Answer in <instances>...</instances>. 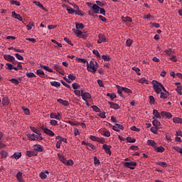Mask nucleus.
<instances>
[{
    "label": "nucleus",
    "instance_id": "f257e3e1",
    "mask_svg": "<svg viewBox=\"0 0 182 182\" xmlns=\"http://www.w3.org/2000/svg\"><path fill=\"white\" fill-rule=\"evenodd\" d=\"M97 65H99L97 62L95 60H91L90 63H88L87 64V70H89V72L95 73L97 70Z\"/></svg>",
    "mask_w": 182,
    "mask_h": 182
},
{
    "label": "nucleus",
    "instance_id": "f03ea898",
    "mask_svg": "<svg viewBox=\"0 0 182 182\" xmlns=\"http://www.w3.org/2000/svg\"><path fill=\"white\" fill-rule=\"evenodd\" d=\"M152 85L154 86V90H155L156 93H157V95H159V93H161V83L156 80H153Z\"/></svg>",
    "mask_w": 182,
    "mask_h": 182
},
{
    "label": "nucleus",
    "instance_id": "7ed1b4c3",
    "mask_svg": "<svg viewBox=\"0 0 182 182\" xmlns=\"http://www.w3.org/2000/svg\"><path fill=\"white\" fill-rule=\"evenodd\" d=\"M124 166V167H127V168H130V170H134V167L137 166V163L132 161L129 162H125Z\"/></svg>",
    "mask_w": 182,
    "mask_h": 182
},
{
    "label": "nucleus",
    "instance_id": "20e7f679",
    "mask_svg": "<svg viewBox=\"0 0 182 182\" xmlns=\"http://www.w3.org/2000/svg\"><path fill=\"white\" fill-rule=\"evenodd\" d=\"M102 149L103 150H105L107 154H109V156H112V151L110 150V149H112V146L105 144L102 145Z\"/></svg>",
    "mask_w": 182,
    "mask_h": 182
},
{
    "label": "nucleus",
    "instance_id": "39448f33",
    "mask_svg": "<svg viewBox=\"0 0 182 182\" xmlns=\"http://www.w3.org/2000/svg\"><path fill=\"white\" fill-rule=\"evenodd\" d=\"M11 15H12V18H14V19H18V21H20L21 22L23 21V18H22L21 14H18L15 11H12Z\"/></svg>",
    "mask_w": 182,
    "mask_h": 182
},
{
    "label": "nucleus",
    "instance_id": "423d86ee",
    "mask_svg": "<svg viewBox=\"0 0 182 182\" xmlns=\"http://www.w3.org/2000/svg\"><path fill=\"white\" fill-rule=\"evenodd\" d=\"M112 129L113 130H114V132H120V130H123L124 127H123V125L120 124H115L113 126Z\"/></svg>",
    "mask_w": 182,
    "mask_h": 182
},
{
    "label": "nucleus",
    "instance_id": "0eeeda50",
    "mask_svg": "<svg viewBox=\"0 0 182 182\" xmlns=\"http://www.w3.org/2000/svg\"><path fill=\"white\" fill-rule=\"evenodd\" d=\"M33 149L34 150L36 151V152L38 153H42V151H43L44 149L43 146H42L41 144H36L33 146Z\"/></svg>",
    "mask_w": 182,
    "mask_h": 182
},
{
    "label": "nucleus",
    "instance_id": "6e6552de",
    "mask_svg": "<svg viewBox=\"0 0 182 182\" xmlns=\"http://www.w3.org/2000/svg\"><path fill=\"white\" fill-rule=\"evenodd\" d=\"M161 116H162V117H166V119H171L173 117V114H171V113L166 111H163L161 113Z\"/></svg>",
    "mask_w": 182,
    "mask_h": 182
},
{
    "label": "nucleus",
    "instance_id": "1a4fd4ad",
    "mask_svg": "<svg viewBox=\"0 0 182 182\" xmlns=\"http://www.w3.org/2000/svg\"><path fill=\"white\" fill-rule=\"evenodd\" d=\"M73 31L74 32V33H75L77 38H85V35H83V33L82 31L77 30L75 28H73Z\"/></svg>",
    "mask_w": 182,
    "mask_h": 182
},
{
    "label": "nucleus",
    "instance_id": "9d476101",
    "mask_svg": "<svg viewBox=\"0 0 182 182\" xmlns=\"http://www.w3.org/2000/svg\"><path fill=\"white\" fill-rule=\"evenodd\" d=\"M108 105H109L111 109H114V110H118V109H120V106L117 103L108 102Z\"/></svg>",
    "mask_w": 182,
    "mask_h": 182
},
{
    "label": "nucleus",
    "instance_id": "9b49d317",
    "mask_svg": "<svg viewBox=\"0 0 182 182\" xmlns=\"http://www.w3.org/2000/svg\"><path fill=\"white\" fill-rule=\"evenodd\" d=\"M4 58L5 59V60H7V62H10V63H11V62H12L13 60H14L15 57L11 55H6V54H5V55H4Z\"/></svg>",
    "mask_w": 182,
    "mask_h": 182
},
{
    "label": "nucleus",
    "instance_id": "f8f14e48",
    "mask_svg": "<svg viewBox=\"0 0 182 182\" xmlns=\"http://www.w3.org/2000/svg\"><path fill=\"white\" fill-rule=\"evenodd\" d=\"M44 133L46 134H48V136H50V137H53V136H55V133L53 132H52V130L46 128V129H43Z\"/></svg>",
    "mask_w": 182,
    "mask_h": 182
},
{
    "label": "nucleus",
    "instance_id": "ddd939ff",
    "mask_svg": "<svg viewBox=\"0 0 182 182\" xmlns=\"http://www.w3.org/2000/svg\"><path fill=\"white\" fill-rule=\"evenodd\" d=\"M31 132H33L36 134L38 136H42V133L41 132V129L35 128V127H30Z\"/></svg>",
    "mask_w": 182,
    "mask_h": 182
},
{
    "label": "nucleus",
    "instance_id": "4468645a",
    "mask_svg": "<svg viewBox=\"0 0 182 182\" xmlns=\"http://www.w3.org/2000/svg\"><path fill=\"white\" fill-rule=\"evenodd\" d=\"M99 39L97 40V43H102V42H106V36L103 34L98 35Z\"/></svg>",
    "mask_w": 182,
    "mask_h": 182
},
{
    "label": "nucleus",
    "instance_id": "2eb2a0df",
    "mask_svg": "<svg viewBox=\"0 0 182 182\" xmlns=\"http://www.w3.org/2000/svg\"><path fill=\"white\" fill-rule=\"evenodd\" d=\"M91 98H92V95H90V93L89 92H85V94H83L82 96V100H85V102H87V100Z\"/></svg>",
    "mask_w": 182,
    "mask_h": 182
},
{
    "label": "nucleus",
    "instance_id": "dca6fc26",
    "mask_svg": "<svg viewBox=\"0 0 182 182\" xmlns=\"http://www.w3.org/2000/svg\"><path fill=\"white\" fill-rule=\"evenodd\" d=\"M58 103H60L63 106H69L70 103L69 101L63 100L62 99L57 100Z\"/></svg>",
    "mask_w": 182,
    "mask_h": 182
},
{
    "label": "nucleus",
    "instance_id": "f3484780",
    "mask_svg": "<svg viewBox=\"0 0 182 182\" xmlns=\"http://www.w3.org/2000/svg\"><path fill=\"white\" fill-rule=\"evenodd\" d=\"M92 9L94 11L95 14H99L100 11V7L97 6L96 4H93L92 6Z\"/></svg>",
    "mask_w": 182,
    "mask_h": 182
},
{
    "label": "nucleus",
    "instance_id": "a211bd4d",
    "mask_svg": "<svg viewBox=\"0 0 182 182\" xmlns=\"http://www.w3.org/2000/svg\"><path fill=\"white\" fill-rule=\"evenodd\" d=\"M16 177L18 182H24L23 178H22V172H18Z\"/></svg>",
    "mask_w": 182,
    "mask_h": 182
},
{
    "label": "nucleus",
    "instance_id": "6ab92c4d",
    "mask_svg": "<svg viewBox=\"0 0 182 182\" xmlns=\"http://www.w3.org/2000/svg\"><path fill=\"white\" fill-rule=\"evenodd\" d=\"M159 94H160V98L163 99V100L167 99V97H168V96L170 95L168 93V92H163L161 91V92Z\"/></svg>",
    "mask_w": 182,
    "mask_h": 182
},
{
    "label": "nucleus",
    "instance_id": "aec40b11",
    "mask_svg": "<svg viewBox=\"0 0 182 182\" xmlns=\"http://www.w3.org/2000/svg\"><path fill=\"white\" fill-rule=\"evenodd\" d=\"M147 144L149 146H151L152 147H154V149H156V147H157V144L156 143V141H154V140H148Z\"/></svg>",
    "mask_w": 182,
    "mask_h": 182
},
{
    "label": "nucleus",
    "instance_id": "412c9836",
    "mask_svg": "<svg viewBox=\"0 0 182 182\" xmlns=\"http://www.w3.org/2000/svg\"><path fill=\"white\" fill-rule=\"evenodd\" d=\"M11 157H13V159H15L16 160H18L21 159V157H22V154L21 152H16Z\"/></svg>",
    "mask_w": 182,
    "mask_h": 182
},
{
    "label": "nucleus",
    "instance_id": "4be33fe9",
    "mask_svg": "<svg viewBox=\"0 0 182 182\" xmlns=\"http://www.w3.org/2000/svg\"><path fill=\"white\" fill-rule=\"evenodd\" d=\"M153 115L156 119H161V115H160V113H159V111L156 109L153 110Z\"/></svg>",
    "mask_w": 182,
    "mask_h": 182
},
{
    "label": "nucleus",
    "instance_id": "5701e85b",
    "mask_svg": "<svg viewBox=\"0 0 182 182\" xmlns=\"http://www.w3.org/2000/svg\"><path fill=\"white\" fill-rule=\"evenodd\" d=\"M75 28L77 31H79V29H83V28H85V25L82 23H76Z\"/></svg>",
    "mask_w": 182,
    "mask_h": 182
},
{
    "label": "nucleus",
    "instance_id": "b1692460",
    "mask_svg": "<svg viewBox=\"0 0 182 182\" xmlns=\"http://www.w3.org/2000/svg\"><path fill=\"white\" fill-rule=\"evenodd\" d=\"M58 157L59 160L63 163V164L66 163V158H65V156H62L60 154H58Z\"/></svg>",
    "mask_w": 182,
    "mask_h": 182
},
{
    "label": "nucleus",
    "instance_id": "393cba45",
    "mask_svg": "<svg viewBox=\"0 0 182 182\" xmlns=\"http://www.w3.org/2000/svg\"><path fill=\"white\" fill-rule=\"evenodd\" d=\"M36 74L38 75V76H40V77H45V72H43L42 70H37Z\"/></svg>",
    "mask_w": 182,
    "mask_h": 182
},
{
    "label": "nucleus",
    "instance_id": "a878e982",
    "mask_svg": "<svg viewBox=\"0 0 182 182\" xmlns=\"http://www.w3.org/2000/svg\"><path fill=\"white\" fill-rule=\"evenodd\" d=\"M50 83L51 86H54L55 87H60V82L58 81H52Z\"/></svg>",
    "mask_w": 182,
    "mask_h": 182
},
{
    "label": "nucleus",
    "instance_id": "bb28decb",
    "mask_svg": "<svg viewBox=\"0 0 182 182\" xmlns=\"http://www.w3.org/2000/svg\"><path fill=\"white\" fill-rule=\"evenodd\" d=\"M152 124L153 126H154V127H160V121L157 120V119H154L152 122Z\"/></svg>",
    "mask_w": 182,
    "mask_h": 182
},
{
    "label": "nucleus",
    "instance_id": "cd10ccee",
    "mask_svg": "<svg viewBox=\"0 0 182 182\" xmlns=\"http://www.w3.org/2000/svg\"><path fill=\"white\" fill-rule=\"evenodd\" d=\"M117 92L119 93V96H122V93L124 92V87H120L119 85H117Z\"/></svg>",
    "mask_w": 182,
    "mask_h": 182
},
{
    "label": "nucleus",
    "instance_id": "c85d7f7f",
    "mask_svg": "<svg viewBox=\"0 0 182 182\" xmlns=\"http://www.w3.org/2000/svg\"><path fill=\"white\" fill-rule=\"evenodd\" d=\"M107 96L108 97H110L111 100H114V99H116V97H117V96L114 93H107Z\"/></svg>",
    "mask_w": 182,
    "mask_h": 182
},
{
    "label": "nucleus",
    "instance_id": "c756f323",
    "mask_svg": "<svg viewBox=\"0 0 182 182\" xmlns=\"http://www.w3.org/2000/svg\"><path fill=\"white\" fill-rule=\"evenodd\" d=\"M9 103V99L8 97H4L2 99V105L3 106H6Z\"/></svg>",
    "mask_w": 182,
    "mask_h": 182
},
{
    "label": "nucleus",
    "instance_id": "7c9ffc66",
    "mask_svg": "<svg viewBox=\"0 0 182 182\" xmlns=\"http://www.w3.org/2000/svg\"><path fill=\"white\" fill-rule=\"evenodd\" d=\"M155 150L157 151V153H163L166 149L163 146L156 147Z\"/></svg>",
    "mask_w": 182,
    "mask_h": 182
},
{
    "label": "nucleus",
    "instance_id": "2f4dec72",
    "mask_svg": "<svg viewBox=\"0 0 182 182\" xmlns=\"http://www.w3.org/2000/svg\"><path fill=\"white\" fill-rule=\"evenodd\" d=\"M102 59H103L105 62H109V60H110L112 58L108 55H102Z\"/></svg>",
    "mask_w": 182,
    "mask_h": 182
},
{
    "label": "nucleus",
    "instance_id": "473e14b6",
    "mask_svg": "<svg viewBox=\"0 0 182 182\" xmlns=\"http://www.w3.org/2000/svg\"><path fill=\"white\" fill-rule=\"evenodd\" d=\"M122 19L123 22H132L133 21L129 16L122 17Z\"/></svg>",
    "mask_w": 182,
    "mask_h": 182
},
{
    "label": "nucleus",
    "instance_id": "72a5a7b5",
    "mask_svg": "<svg viewBox=\"0 0 182 182\" xmlns=\"http://www.w3.org/2000/svg\"><path fill=\"white\" fill-rule=\"evenodd\" d=\"M31 136H33V137L36 138L37 140H39V141L43 140V137H42L41 135H38L37 134H31Z\"/></svg>",
    "mask_w": 182,
    "mask_h": 182
},
{
    "label": "nucleus",
    "instance_id": "f704fd0d",
    "mask_svg": "<svg viewBox=\"0 0 182 182\" xmlns=\"http://www.w3.org/2000/svg\"><path fill=\"white\" fill-rule=\"evenodd\" d=\"M11 5H16V6H21V3L18 1L11 0L10 1Z\"/></svg>",
    "mask_w": 182,
    "mask_h": 182
},
{
    "label": "nucleus",
    "instance_id": "c9c22d12",
    "mask_svg": "<svg viewBox=\"0 0 182 182\" xmlns=\"http://www.w3.org/2000/svg\"><path fill=\"white\" fill-rule=\"evenodd\" d=\"M65 164V166H73L74 162H73V160L69 159V160H66L65 164Z\"/></svg>",
    "mask_w": 182,
    "mask_h": 182
},
{
    "label": "nucleus",
    "instance_id": "e433bc0d",
    "mask_svg": "<svg viewBox=\"0 0 182 182\" xmlns=\"http://www.w3.org/2000/svg\"><path fill=\"white\" fill-rule=\"evenodd\" d=\"M6 65L7 66L6 69H7L8 70H12L14 69V65L11 63H7Z\"/></svg>",
    "mask_w": 182,
    "mask_h": 182
},
{
    "label": "nucleus",
    "instance_id": "4c0bfd02",
    "mask_svg": "<svg viewBox=\"0 0 182 182\" xmlns=\"http://www.w3.org/2000/svg\"><path fill=\"white\" fill-rule=\"evenodd\" d=\"M158 166H161V167H163L164 168H166L167 167V163L163 162V161H159L157 163Z\"/></svg>",
    "mask_w": 182,
    "mask_h": 182
},
{
    "label": "nucleus",
    "instance_id": "58836bf2",
    "mask_svg": "<svg viewBox=\"0 0 182 182\" xmlns=\"http://www.w3.org/2000/svg\"><path fill=\"white\" fill-rule=\"evenodd\" d=\"M126 140L128 143H136V139H132L131 136H127Z\"/></svg>",
    "mask_w": 182,
    "mask_h": 182
},
{
    "label": "nucleus",
    "instance_id": "ea45409f",
    "mask_svg": "<svg viewBox=\"0 0 182 182\" xmlns=\"http://www.w3.org/2000/svg\"><path fill=\"white\" fill-rule=\"evenodd\" d=\"M27 137L29 139V140H31L32 141H35L36 140H38L35 136H32V134H28Z\"/></svg>",
    "mask_w": 182,
    "mask_h": 182
},
{
    "label": "nucleus",
    "instance_id": "a19ab883",
    "mask_svg": "<svg viewBox=\"0 0 182 182\" xmlns=\"http://www.w3.org/2000/svg\"><path fill=\"white\" fill-rule=\"evenodd\" d=\"M103 136L105 137H110V132L109 130H105L102 132Z\"/></svg>",
    "mask_w": 182,
    "mask_h": 182
},
{
    "label": "nucleus",
    "instance_id": "79ce46f5",
    "mask_svg": "<svg viewBox=\"0 0 182 182\" xmlns=\"http://www.w3.org/2000/svg\"><path fill=\"white\" fill-rule=\"evenodd\" d=\"M151 132L154 133V134H157V132H159V127H154L151 128Z\"/></svg>",
    "mask_w": 182,
    "mask_h": 182
},
{
    "label": "nucleus",
    "instance_id": "37998d69",
    "mask_svg": "<svg viewBox=\"0 0 182 182\" xmlns=\"http://www.w3.org/2000/svg\"><path fill=\"white\" fill-rule=\"evenodd\" d=\"M173 123L180 124V123H182V119L181 118H178V117H175V118L173 119Z\"/></svg>",
    "mask_w": 182,
    "mask_h": 182
},
{
    "label": "nucleus",
    "instance_id": "c03bdc74",
    "mask_svg": "<svg viewBox=\"0 0 182 182\" xmlns=\"http://www.w3.org/2000/svg\"><path fill=\"white\" fill-rule=\"evenodd\" d=\"M10 82H11V83H14V85H19V81H18V80H16V78H11V79L10 80Z\"/></svg>",
    "mask_w": 182,
    "mask_h": 182
},
{
    "label": "nucleus",
    "instance_id": "a18cd8bd",
    "mask_svg": "<svg viewBox=\"0 0 182 182\" xmlns=\"http://www.w3.org/2000/svg\"><path fill=\"white\" fill-rule=\"evenodd\" d=\"M26 75L27 76V77H30V78L36 77V75L33 73H26Z\"/></svg>",
    "mask_w": 182,
    "mask_h": 182
},
{
    "label": "nucleus",
    "instance_id": "49530a36",
    "mask_svg": "<svg viewBox=\"0 0 182 182\" xmlns=\"http://www.w3.org/2000/svg\"><path fill=\"white\" fill-rule=\"evenodd\" d=\"M67 11H68V14H73L76 12V11L73 10L72 9V7H70V6L67 7Z\"/></svg>",
    "mask_w": 182,
    "mask_h": 182
},
{
    "label": "nucleus",
    "instance_id": "de8ad7c7",
    "mask_svg": "<svg viewBox=\"0 0 182 182\" xmlns=\"http://www.w3.org/2000/svg\"><path fill=\"white\" fill-rule=\"evenodd\" d=\"M1 159H6V157L8 156V152H6V151H1Z\"/></svg>",
    "mask_w": 182,
    "mask_h": 182
},
{
    "label": "nucleus",
    "instance_id": "09e8293b",
    "mask_svg": "<svg viewBox=\"0 0 182 182\" xmlns=\"http://www.w3.org/2000/svg\"><path fill=\"white\" fill-rule=\"evenodd\" d=\"M72 86H73V89H74V90L80 89V85H79V84H77L76 82L73 83Z\"/></svg>",
    "mask_w": 182,
    "mask_h": 182
},
{
    "label": "nucleus",
    "instance_id": "8fccbe9b",
    "mask_svg": "<svg viewBox=\"0 0 182 182\" xmlns=\"http://www.w3.org/2000/svg\"><path fill=\"white\" fill-rule=\"evenodd\" d=\"M132 70H134V72H136V73H137V75L139 76H140L141 74L140 73V68H136V67H133L132 68Z\"/></svg>",
    "mask_w": 182,
    "mask_h": 182
},
{
    "label": "nucleus",
    "instance_id": "3c124183",
    "mask_svg": "<svg viewBox=\"0 0 182 182\" xmlns=\"http://www.w3.org/2000/svg\"><path fill=\"white\" fill-rule=\"evenodd\" d=\"M94 164L95 166H99L100 164V160H99L96 156L94 157Z\"/></svg>",
    "mask_w": 182,
    "mask_h": 182
},
{
    "label": "nucleus",
    "instance_id": "603ef678",
    "mask_svg": "<svg viewBox=\"0 0 182 182\" xmlns=\"http://www.w3.org/2000/svg\"><path fill=\"white\" fill-rule=\"evenodd\" d=\"M77 62H80V63H87V65L89 63L85 58H77Z\"/></svg>",
    "mask_w": 182,
    "mask_h": 182
},
{
    "label": "nucleus",
    "instance_id": "864d4df0",
    "mask_svg": "<svg viewBox=\"0 0 182 182\" xmlns=\"http://www.w3.org/2000/svg\"><path fill=\"white\" fill-rule=\"evenodd\" d=\"M96 4L98 6H105V5H106V2L100 1H97Z\"/></svg>",
    "mask_w": 182,
    "mask_h": 182
},
{
    "label": "nucleus",
    "instance_id": "5fc2aeb1",
    "mask_svg": "<svg viewBox=\"0 0 182 182\" xmlns=\"http://www.w3.org/2000/svg\"><path fill=\"white\" fill-rule=\"evenodd\" d=\"M172 149L173 150H176V151H178V153H180L181 154L182 149L180 146H173Z\"/></svg>",
    "mask_w": 182,
    "mask_h": 182
},
{
    "label": "nucleus",
    "instance_id": "6e6d98bb",
    "mask_svg": "<svg viewBox=\"0 0 182 182\" xmlns=\"http://www.w3.org/2000/svg\"><path fill=\"white\" fill-rule=\"evenodd\" d=\"M40 177L42 180H45V178H46L48 177V176L46 175V173L45 172H41Z\"/></svg>",
    "mask_w": 182,
    "mask_h": 182
},
{
    "label": "nucleus",
    "instance_id": "4d7b16f0",
    "mask_svg": "<svg viewBox=\"0 0 182 182\" xmlns=\"http://www.w3.org/2000/svg\"><path fill=\"white\" fill-rule=\"evenodd\" d=\"M50 119H55L56 120H59V118L57 117L56 113L52 112L50 114Z\"/></svg>",
    "mask_w": 182,
    "mask_h": 182
},
{
    "label": "nucleus",
    "instance_id": "13d9d810",
    "mask_svg": "<svg viewBox=\"0 0 182 182\" xmlns=\"http://www.w3.org/2000/svg\"><path fill=\"white\" fill-rule=\"evenodd\" d=\"M149 103L150 105H154L155 103L154 97H153V95L149 96Z\"/></svg>",
    "mask_w": 182,
    "mask_h": 182
},
{
    "label": "nucleus",
    "instance_id": "bf43d9fd",
    "mask_svg": "<svg viewBox=\"0 0 182 182\" xmlns=\"http://www.w3.org/2000/svg\"><path fill=\"white\" fill-rule=\"evenodd\" d=\"M92 110H94V111L96 112L97 113L100 112V109L97 106L93 105V106L92 107Z\"/></svg>",
    "mask_w": 182,
    "mask_h": 182
},
{
    "label": "nucleus",
    "instance_id": "052dcab7",
    "mask_svg": "<svg viewBox=\"0 0 182 182\" xmlns=\"http://www.w3.org/2000/svg\"><path fill=\"white\" fill-rule=\"evenodd\" d=\"M23 110L26 116H29V114H31V111H29V109L23 107Z\"/></svg>",
    "mask_w": 182,
    "mask_h": 182
},
{
    "label": "nucleus",
    "instance_id": "680f3d73",
    "mask_svg": "<svg viewBox=\"0 0 182 182\" xmlns=\"http://www.w3.org/2000/svg\"><path fill=\"white\" fill-rule=\"evenodd\" d=\"M140 83H145L146 85H149V80H147L146 78L143 77L139 80Z\"/></svg>",
    "mask_w": 182,
    "mask_h": 182
},
{
    "label": "nucleus",
    "instance_id": "e2e57ef3",
    "mask_svg": "<svg viewBox=\"0 0 182 182\" xmlns=\"http://www.w3.org/2000/svg\"><path fill=\"white\" fill-rule=\"evenodd\" d=\"M182 90V86H178L177 88L176 89V91L177 92V93H178V95H182L181 92Z\"/></svg>",
    "mask_w": 182,
    "mask_h": 182
},
{
    "label": "nucleus",
    "instance_id": "0e129e2a",
    "mask_svg": "<svg viewBox=\"0 0 182 182\" xmlns=\"http://www.w3.org/2000/svg\"><path fill=\"white\" fill-rule=\"evenodd\" d=\"M50 124H51V126H58V121L55 119H51L50 121Z\"/></svg>",
    "mask_w": 182,
    "mask_h": 182
},
{
    "label": "nucleus",
    "instance_id": "69168bd1",
    "mask_svg": "<svg viewBox=\"0 0 182 182\" xmlns=\"http://www.w3.org/2000/svg\"><path fill=\"white\" fill-rule=\"evenodd\" d=\"M34 4H36V5H37V6H39V8H41V9H45V7H43V5L42 4H41V2L36 1V2H34Z\"/></svg>",
    "mask_w": 182,
    "mask_h": 182
},
{
    "label": "nucleus",
    "instance_id": "338daca9",
    "mask_svg": "<svg viewBox=\"0 0 182 182\" xmlns=\"http://www.w3.org/2000/svg\"><path fill=\"white\" fill-rule=\"evenodd\" d=\"M85 146H88L89 147H90L91 149H92V150H96V147L95 146V145L89 143V142H87L85 144Z\"/></svg>",
    "mask_w": 182,
    "mask_h": 182
},
{
    "label": "nucleus",
    "instance_id": "774afa93",
    "mask_svg": "<svg viewBox=\"0 0 182 182\" xmlns=\"http://www.w3.org/2000/svg\"><path fill=\"white\" fill-rule=\"evenodd\" d=\"M68 77L70 80H75L76 79V77L73 74L68 75Z\"/></svg>",
    "mask_w": 182,
    "mask_h": 182
}]
</instances>
